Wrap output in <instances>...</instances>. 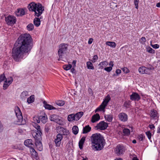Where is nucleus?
I'll return each instance as SVG.
<instances>
[{
    "mask_svg": "<svg viewBox=\"0 0 160 160\" xmlns=\"http://www.w3.org/2000/svg\"><path fill=\"white\" fill-rule=\"evenodd\" d=\"M33 41L29 33L21 35L14 44L12 50V58L16 62H20L24 55H28L33 47Z\"/></svg>",
    "mask_w": 160,
    "mask_h": 160,
    "instance_id": "nucleus-1",
    "label": "nucleus"
},
{
    "mask_svg": "<svg viewBox=\"0 0 160 160\" xmlns=\"http://www.w3.org/2000/svg\"><path fill=\"white\" fill-rule=\"evenodd\" d=\"M30 11L33 12L35 13L34 16L39 17L44 10V8L42 4L39 3H36L34 2L30 3L28 6Z\"/></svg>",
    "mask_w": 160,
    "mask_h": 160,
    "instance_id": "nucleus-2",
    "label": "nucleus"
},
{
    "mask_svg": "<svg viewBox=\"0 0 160 160\" xmlns=\"http://www.w3.org/2000/svg\"><path fill=\"white\" fill-rule=\"evenodd\" d=\"M69 45L68 44L62 43L58 46V51L59 58L58 60L59 61L60 59L63 58L64 55L65 54L68 49Z\"/></svg>",
    "mask_w": 160,
    "mask_h": 160,
    "instance_id": "nucleus-3",
    "label": "nucleus"
},
{
    "mask_svg": "<svg viewBox=\"0 0 160 160\" xmlns=\"http://www.w3.org/2000/svg\"><path fill=\"white\" fill-rule=\"evenodd\" d=\"M105 141H93L92 147L94 150H100L102 149L104 145Z\"/></svg>",
    "mask_w": 160,
    "mask_h": 160,
    "instance_id": "nucleus-4",
    "label": "nucleus"
},
{
    "mask_svg": "<svg viewBox=\"0 0 160 160\" xmlns=\"http://www.w3.org/2000/svg\"><path fill=\"white\" fill-rule=\"evenodd\" d=\"M14 111L15 114L18 118V122H21L22 124H24L26 123L25 120H23V117L22 113L18 106H16L15 108Z\"/></svg>",
    "mask_w": 160,
    "mask_h": 160,
    "instance_id": "nucleus-5",
    "label": "nucleus"
},
{
    "mask_svg": "<svg viewBox=\"0 0 160 160\" xmlns=\"http://www.w3.org/2000/svg\"><path fill=\"white\" fill-rule=\"evenodd\" d=\"M6 23L8 25L14 24L17 21L16 18L14 16L9 15L5 18Z\"/></svg>",
    "mask_w": 160,
    "mask_h": 160,
    "instance_id": "nucleus-6",
    "label": "nucleus"
},
{
    "mask_svg": "<svg viewBox=\"0 0 160 160\" xmlns=\"http://www.w3.org/2000/svg\"><path fill=\"white\" fill-rule=\"evenodd\" d=\"M38 119L36 120L38 123H39L40 121L43 123H46L48 121L47 115L45 113H43L41 115L38 116Z\"/></svg>",
    "mask_w": 160,
    "mask_h": 160,
    "instance_id": "nucleus-7",
    "label": "nucleus"
},
{
    "mask_svg": "<svg viewBox=\"0 0 160 160\" xmlns=\"http://www.w3.org/2000/svg\"><path fill=\"white\" fill-rule=\"evenodd\" d=\"M125 150V148L123 146L119 144L116 147L115 152L117 155H120L123 153Z\"/></svg>",
    "mask_w": 160,
    "mask_h": 160,
    "instance_id": "nucleus-8",
    "label": "nucleus"
},
{
    "mask_svg": "<svg viewBox=\"0 0 160 160\" xmlns=\"http://www.w3.org/2000/svg\"><path fill=\"white\" fill-rule=\"evenodd\" d=\"M108 123L102 121L100 122L99 123L97 124L96 127L97 129L100 130H104L108 127Z\"/></svg>",
    "mask_w": 160,
    "mask_h": 160,
    "instance_id": "nucleus-9",
    "label": "nucleus"
},
{
    "mask_svg": "<svg viewBox=\"0 0 160 160\" xmlns=\"http://www.w3.org/2000/svg\"><path fill=\"white\" fill-rule=\"evenodd\" d=\"M50 121L56 122L58 124L61 125L62 124V121L59 118V116L56 114H53L49 117Z\"/></svg>",
    "mask_w": 160,
    "mask_h": 160,
    "instance_id": "nucleus-10",
    "label": "nucleus"
},
{
    "mask_svg": "<svg viewBox=\"0 0 160 160\" xmlns=\"http://www.w3.org/2000/svg\"><path fill=\"white\" fill-rule=\"evenodd\" d=\"M151 68H148L144 66H142L139 68L138 71L142 74H150Z\"/></svg>",
    "mask_w": 160,
    "mask_h": 160,
    "instance_id": "nucleus-11",
    "label": "nucleus"
},
{
    "mask_svg": "<svg viewBox=\"0 0 160 160\" xmlns=\"http://www.w3.org/2000/svg\"><path fill=\"white\" fill-rule=\"evenodd\" d=\"M13 81V79L12 77L6 79L3 84V89L4 90H6L10 85L12 83Z\"/></svg>",
    "mask_w": 160,
    "mask_h": 160,
    "instance_id": "nucleus-12",
    "label": "nucleus"
},
{
    "mask_svg": "<svg viewBox=\"0 0 160 160\" xmlns=\"http://www.w3.org/2000/svg\"><path fill=\"white\" fill-rule=\"evenodd\" d=\"M91 140H104L103 137L99 133L92 134L91 137Z\"/></svg>",
    "mask_w": 160,
    "mask_h": 160,
    "instance_id": "nucleus-13",
    "label": "nucleus"
},
{
    "mask_svg": "<svg viewBox=\"0 0 160 160\" xmlns=\"http://www.w3.org/2000/svg\"><path fill=\"white\" fill-rule=\"evenodd\" d=\"M130 97V99L132 101H138L141 99L140 95L136 92H132Z\"/></svg>",
    "mask_w": 160,
    "mask_h": 160,
    "instance_id": "nucleus-14",
    "label": "nucleus"
},
{
    "mask_svg": "<svg viewBox=\"0 0 160 160\" xmlns=\"http://www.w3.org/2000/svg\"><path fill=\"white\" fill-rule=\"evenodd\" d=\"M57 129L59 131V133L64 135L68 136L69 134V132L68 130L61 127H58L57 128Z\"/></svg>",
    "mask_w": 160,
    "mask_h": 160,
    "instance_id": "nucleus-15",
    "label": "nucleus"
},
{
    "mask_svg": "<svg viewBox=\"0 0 160 160\" xmlns=\"http://www.w3.org/2000/svg\"><path fill=\"white\" fill-rule=\"evenodd\" d=\"M118 117L120 120L123 122L127 121L128 119L127 115L124 112H121L119 113Z\"/></svg>",
    "mask_w": 160,
    "mask_h": 160,
    "instance_id": "nucleus-16",
    "label": "nucleus"
},
{
    "mask_svg": "<svg viewBox=\"0 0 160 160\" xmlns=\"http://www.w3.org/2000/svg\"><path fill=\"white\" fill-rule=\"evenodd\" d=\"M40 133H42V132H39L38 131H33L32 133V135L35 140H40L41 138Z\"/></svg>",
    "mask_w": 160,
    "mask_h": 160,
    "instance_id": "nucleus-17",
    "label": "nucleus"
},
{
    "mask_svg": "<svg viewBox=\"0 0 160 160\" xmlns=\"http://www.w3.org/2000/svg\"><path fill=\"white\" fill-rule=\"evenodd\" d=\"M150 116L151 118L154 119H157L158 118V113L157 111L154 109L151 110Z\"/></svg>",
    "mask_w": 160,
    "mask_h": 160,
    "instance_id": "nucleus-18",
    "label": "nucleus"
},
{
    "mask_svg": "<svg viewBox=\"0 0 160 160\" xmlns=\"http://www.w3.org/2000/svg\"><path fill=\"white\" fill-rule=\"evenodd\" d=\"M43 106L45 108L48 110H55L56 108L52 105L47 103V102L44 101L43 102Z\"/></svg>",
    "mask_w": 160,
    "mask_h": 160,
    "instance_id": "nucleus-19",
    "label": "nucleus"
},
{
    "mask_svg": "<svg viewBox=\"0 0 160 160\" xmlns=\"http://www.w3.org/2000/svg\"><path fill=\"white\" fill-rule=\"evenodd\" d=\"M30 151L31 154L33 158L36 160L38 159L39 157L38 153L34 150L33 148L30 149Z\"/></svg>",
    "mask_w": 160,
    "mask_h": 160,
    "instance_id": "nucleus-20",
    "label": "nucleus"
},
{
    "mask_svg": "<svg viewBox=\"0 0 160 160\" xmlns=\"http://www.w3.org/2000/svg\"><path fill=\"white\" fill-rule=\"evenodd\" d=\"M25 14V11L23 8L18 9L16 13V14L17 16H22Z\"/></svg>",
    "mask_w": 160,
    "mask_h": 160,
    "instance_id": "nucleus-21",
    "label": "nucleus"
},
{
    "mask_svg": "<svg viewBox=\"0 0 160 160\" xmlns=\"http://www.w3.org/2000/svg\"><path fill=\"white\" fill-rule=\"evenodd\" d=\"M100 118V117L99 114L96 113L92 117L91 122L93 123L99 120Z\"/></svg>",
    "mask_w": 160,
    "mask_h": 160,
    "instance_id": "nucleus-22",
    "label": "nucleus"
},
{
    "mask_svg": "<svg viewBox=\"0 0 160 160\" xmlns=\"http://www.w3.org/2000/svg\"><path fill=\"white\" fill-rule=\"evenodd\" d=\"M107 106L106 105L102 102L100 105L95 110V112H97L101 111H104L105 109Z\"/></svg>",
    "mask_w": 160,
    "mask_h": 160,
    "instance_id": "nucleus-23",
    "label": "nucleus"
},
{
    "mask_svg": "<svg viewBox=\"0 0 160 160\" xmlns=\"http://www.w3.org/2000/svg\"><path fill=\"white\" fill-rule=\"evenodd\" d=\"M35 142V145L37 149L39 151H42V146L40 141H36Z\"/></svg>",
    "mask_w": 160,
    "mask_h": 160,
    "instance_id": "nucleus-24",
    "label": "nucleus"
},
{
    "mask_svg": "<svg viewBox=\"0 0 160 160\" xmlns=\"http://www.w3.org/2000/svg\"><path fill=\"white\" fill-rule=\"evenodd\" d=\"M31 141H25L24 144L26 146L31 149L34 146V145Z\"/></svg>",
    "mask_w": 160,
    "mask_h": 160,
    "instance_id": "nucleus-25",
    "label": "nucleus"
},
{
    "mask_svg": "<svg viewBox=\"0 0 160 160\" xmlns=\"http://www.w3.org/2000/svg\"><path fill=\"white\" fill-rule=\"evenodd\" d=\"M91 128L89 125L85 126L83 128L82 133L83 134L87 133L89 132L91 130Z\"/></svg>",
    "mask_w": 160,
    "mask_h": 160,
    "instance_id": "nucleus-26",
    "label": "nucleus"
},
{
    "mask_svg": "<svg viewBox=\"0 0 160 160\" xmlns=\"http://www.w3.org/2000/svg\"><path fill=\"white\" fill-rule=\"evenodd\" d=\"M108 64V62L106 61L102 62L98 64V66H99V69H103L104 67H105L107 66Z\"/></svg>",
    "mask_w": 160,
    "mask_h": 160,
    "instance_id": "nucleus-27",
    "label": "nucleus"
},
{
    "mask_svg": "<svg viewBox=\"0 0 160 160\" xmlns=\"http://www.w3.org/2000/svg\"><path fill=\"white\" fill-rule=\"evenodd\" d=\"M83 115V112L82 111L80 112L75 114H74V115H75L76 121H77Z\"/></svg>",
    "mask_w": 160,
    "mask_h": 160,
    "instance_id": "nucleus-28",
    "label": "nucleus"
},
{
    "mask_svg": "<svg viewBox=\"0 0 160 160\" xmlns=\"http://www.w3.org/2000/svg\"><path fill=\"white\" fill-rule=\"evenodd\" d=\"M33 23L36 27H38L39 26L40 24V19L38 18H35L34 19Z\"/></svg>",
    "mask_w": 160,
    "mask_h": 160,
    "instance_id": "nucleus-29",
    "label": "nucleus"
},
{
    "mask_svg": "<svg viewBox=\"0 0 160 160\" xmlns=\"http://www.w3.org/2000/svg\"><path fill=\"white\" fill-rule=\"evenodd\" d=\"M104 118L106 120L109 122H112L113 119L112 116L110 114H108L105 115Z\"/></svg>",
    "mask_w": 160,
    "mask_h": 160,
    "instance_id": "nucleus-30",
    "label": "nucleus"
},
{
    "mask_svg": "<svg viewBox=\"0 0 160 160\" xmlns=\"http://www.w3.org/2000/svg\"><path fill=\"white\" fill-rule=\"evenodd\" d=\"M110 100L111 98L110 96L108 94L106 97L105 98L103 99V101L102 102L107 106L108 102Z\"/></svg>",
    "mask_w": 160,
    "mask_h": 160,
    "instance_id": "nucleus-31",
    "label": "nucleus"
},
{
    "mask_svg": "<svg viewBox=\"0 0 160 160\" xmlns=\"http://www.w3.org/2000/svg\"><path fill=\"white\" fill-rule=\"evenodd\" d=\"M68 119L69 122H72L73 121H76L75 115L74 114H70L68 115Z\"/></svg>",
    "mask_w": 160,
    "mask_h": 160,
    "instance_id": "nucleus-32",
    "label": "nucleus"
},
{
    "mask_svg": "<svg viewBox=\"0 0 160 160\" xmlns=\"http://www.w3.org/2000/svg\"><path fill=\"white\" fill-rule=\"evenodd\" d=\"M28 92L27 91H24L21 93L20 97L22 99L25 100L28 96Z\"/></svg>",
    "mask_w": 160,
    "mask_h": 160,
    "instance_id": "nucleus-33",
    "label": "nucleus"
},
{
    "mask_svg": "<svg viewBox=\"0 0 160 160\" xmlns=\"http://www.w3.org/2000/svg\"><path fill=\"white\" fill-rule=\"evenodd\" d=\"M106 44L112 48H115L116 45V43L113 42L108 41L106 42Z\"/></svg>",
    "mask_w": 160,
    "mask_h": 160,
    "instance_id": "nucleus-34",
    "label": "nucleus"
},
{
    "mask_svg": "<svg viewBox=\"0 0 160 160\" xmlns=\"http://www.w3.org/2000/svg\"><path fill=\"white\" fill-rule=\"evenodd\" d=\"M34 101V95L31 96L29 98H28L27 99V102L29 103H31Z\"/></svg>",
    "mask_w": 160,
    "mask_h": 160,
    "instance_id": "nucleus-35",
    "label": "nucleus"
},
{
    "mask_svg": "<svg viewBox=\"0 0 160 160\" xmlns=\"http://www.w3.org/2000/svg\"><path fill=\"white\" fill-rule=\"evenodd\" d=\"M72 132L75 134H77L78 132L79 129L78 126H74L73 127L72 129Z\"/></svg>",
    "mask_w": 160,
    "mask_h": 160,
    "instance_id": "nucleus-36",
    "label": "nucleus"
},
{
    "mask_svg": "<svg viewBox=\"0 0 160 160\" xmlns=\"http://www.w3.org/2000/svg\"><path fill=\"white\" fill-rule=\"evenodd\" d=\"M123 132L125 136H128L130 134V131L129 129L127 128H124L123 129Z\"/></svg>",
    "mask_w": 160,
    "mask_h": 160,
    "instance_id": "nucleus-37",
    "label": "nucleus"
},
{
    "mask_svg": "<svg viewBox=\"0 0 160 160\" xmlns=\"http://www.w3.org/2000/svg\"><path fill=\"white\" fill-rule=\"evenodd\" d=\"M131 106V102L130 101H126L124 102L123 106L126 108H129Z\"/></svg>",
    "mask_w": 160,
    "mask_h": 160,
    "instance_id": "nucleus-38",
    "label": "nucleus"
},
{
    "mask_svg": "<svg viewBox=\"0 0 160 160\" xmlns=\"http://www.w3.org/2000/svg\"><path fill=\"white\" fill-rule=\"evenodd\" d=\"M87 66L88 69H94V67L92 63L89 61H88L87 62Z\"/></svg>",
    "mask_w": 160,
    "mask_h": 160,
    "instance_id": "nucleus-39",
    "label": "nucleus"
},
{
    "mask_svg": "<svg viewBox=\"0 0 160 160\" xmlns=\"http://www.w3.org/2000/svg\"><path fill=\"white\" fill-rule=\"evenodd\" d=\"M33 127L37 130L39 132H41V130L40 126L36 123H34L33 124Z\"/></svg>",
    "mask_w": 160,
    "mask_h": 160,
    "instance_id": "nucleus-40",
    "label": "nucleus"
},
{
    "mask_svg": "<svg viewBox=\"0 0 160 160\" xmlns=\"http://www.w3.org/2000/svg\"><path fill=\"white\" fill-rule=\"evenodd\" d=\"M34 27V25L32 23H30L27 25V28L28 31H31L33 29Z\"/></svg>",
    "mask_w": 160,
    "mask_h": 160,
    "instance_id": "nucleus-41",
    "label": "nucleus"
},
{
    "mask_svg": "<svg viewBox=\"0 0 160 160\" xmlns=\"http://www.w3.org/2000/svg\"><path fill=\"white\" fill-rule=\"evenodd\" d=\"M72 65L70 64L64 65L63 66V69L66 71L70 70L72 68Z\"/></svg>",
    "mask_w": 160,
    "mask_h": 160,
    "instance_id": "nucleus-42",
    "label": "nucleus"
},
{
    "mask_svg": "<svg viewBox=\"0 0 160 160\" xmlns=\"http://www.w3.org/2000/svg\"><path fill=\"white\" fill-rule=\"evenodd\" d=\"M147 51L150 53L154 54L155 53V51L150 47H148L146 48Z\"/></svg>",
    "mask_w": 160,
    "mask_h": 160,
    "instance_id": "nucleus-43",
    "label": "nucleus"
},
{
    "mask_svg": "<svg viewBox=\"0 0 160 160\" xmlns=\"http://www.w3.org/2000/svg\"><path fill=\"white\" fill-rule=\"evenodd\" d=\"M56 104L59 106H62L64 104V101L62 100H58L56 102Z\"/></svg>",
    "mask_w": 160,
    "mask_h": 160,
    "instance_id": "nucleus-44",
    "label": "nucleus"
},
{
    "mask_svg": "<svg viewBox=\"0 0 160 160\" xmlns=\"http://www.w3.org/2000/svg\"><path fill=\"white\" fill-rule=\"evenodd\" d=\"M63 137V135L60 133L57 135V138L55 140H62Z\"/></svg>",
    "mask_w": 160,
    "mask_h": 160,
    "instance_id": "nucleus-45",
    "label": "nucleus"
},
{
    "mask_svg": "<svg viewBox=\"0 0 160 160\" xmlns=\"http://www.w3.org/2000/svg\"><path fill=\"white\" fill-rule=\"evenodd\" d=\"M113 63H112L111 67H109L107 68H105L104 69L105 71H107V72H109L112 70V67L113 66Z\"/></svg>",
    "mask_w": 160,
    "mask_h": 160,
    "instance_id": "nucleus-46",
    "label": "nucleus"
},
{
    "mask_svg": "<svg viewBox=\"0 0 160 160\" xmlns=\"http://www.w3.org/2000/svg\"><path fill=\"white\" fill-rule=\"evenodd\" d=\"M84 142V141H79L78 144L79 148L80 149H82Z\"/></svg>",
    "mask_w": 160,
    "mask_h": 160,
    "instance_id": "nucleus-47",
    "label": "nucleus"
},
{
    "mask_svg": "<svg viewBox=\"0 0 160 160\" xmlns=\"http://www.w3.org/2000/svg\"><path fill=\"white\" fill-rule=\"evenodd\" d=\"M122 70L125 73H128L130 72L129 70L126 67L122 68Z\"/></svg>",
    "mask_w": 160,
    "mask_h": 160,
    "instance_id": "nucleus-48",
    "label": "nucleus"
},
{
    "mask_svg": "<svg viewBox=\"0 0 160 160\" xmlns=\"http://www.w3.org/2000/svg\"><path fill=\"white\" fill-rule=\"evenodd\" d=\"M50 130V128H49V125L48 124H47L45 128V132L48 133Z\"/></svg>",
    "mask_w": 160,
    "mask_h": 160,
    "instance_id": "nucleus-49",
    "label": "nucleus"
},
{
    "mask_svg": "<svg viewBox=\"0 0 160 160\" xmlns=\"http://www.w3.org/2000/svg\"><path fill=\"white\" fill-rule=\"evenodd\" d=\"M146 134L148 137L149 139H150L151 138V133L150 131H148L146 132Z\"/></svg>",
    "mask_w": 160,
    "mask_h": 160,
    "instance_id": "nucleus-50",
    "label": "nucleus"
},
{
    "mask_svg": "<svg viewBox=\"0 0 160 160\" xmlns=\"http://www.w3.org/2000/svg\"><path fill=\"white\" fill-rule=\"evenodd\" d=\"M145 136L142 134H140L138 136V138L139 140H143L145 139Z\"/></svg>",
    "mask_w": 160,
    "mask_h": 160,
    "instance_id": "nucleus-51",
    "label": "nucleus"
},
{
    "mask_svg": "<svg viewBox=\"0 0 160 160\" xmlns=\"http://www.w3.org/2000/svg\"><path fill=\"white\" fill-rule=\"evenodd\" d=\"M134 0V3L135 6V8L136 9H138V3H139V0Z\"/></svg>",
    "mask_w": 160,
    "mask_h": 160,
    "instance_id": "nucleus-52",
    "label": "nucleus"
},
{
    "mask_svg": "<svg viewBox=\"0 0 160 160\" xmlns=\"http://www.w3.org/2000/svg\"><path fill=\"white\" fill-rule=\"evenodd\" d=\"M53 142H55L56 146H59L61 143V141H53Z\"/></svg>",
    "mask_w": 160,
    "mask_h": 160,
    "instance_id": "nucleus-53",
    "label": "nucleus"
},
{
    "mask_svg": "<svg viewBox=\"0 0 160 160\" xmlns=\"http://www.w3.org/2000/svg\"><path fill=\"white\" fill-rule=\"evenodd\" d=\"M151 45L153 48L155 49L158 48L159 47V45L157 44L154 45L151 44Z\"/></svg>",
    "mask_w": 160,
    "mask_h": 160,
    "instance_id": "nucleus-54",
    "label": "nucleus"
},
{
    "mask_svg": "<svg viewBox=\"0 0 160 160\" xmlns=\"http://www.w3.org/2000/svg\"><path fill=\"white\" fill-rule=\"evenodd\" d=\"M98 58L97 55H94L92 58V61L93 62H95L98 59Z\"/></svg>",
    "mask_w": 160,
    "mask_h": 160,
    "instance_id": "nucleus-55",
    "label": "nucleus"
},
{
    "mask_svg": "<svg viewBox=\"0 0 160 160\" xmlns=\"http://www.w3.org/2000/svg\"><path fill=\"white\" fill-rule=\"evenodd\" d=\"M3 129V126L1 121H0V132H2Z\"/></svg>",
    "mask_w": 160,
    "mask_h": 160,
    "instance_id": "nucleus-56",
    "label": "nucleus"
},
{
    "mask_svg": "<svg viewBox=\"0 0 160 160\" xmlns=\"http://www.w3.org/2000/svg\"><path fill=\"white\" fill-rule=\"evenodd\" d=\"M141 42H146V39L145 37H142L141 38Z\"/></svg>",
    "mask_w": 160,
    "mask_h": 160,
    "instance_id": "nucleus-57",
    "label": "nucleus"
},
{
    "mask_svg": "<svg viewBox=\"0 0 160 160\" xmlns=\"http://www.w3.org/2000/svg\"><path fill=\"white\" fill-rule=\"evenodd\" d=\"M121 70L119 69H117L116 71V73L117 74V75L120 74L121 73Z\"/></svg>",
    "mask_w": 160,
    "mask_h": 160,
    "instance_id": "nucleus-58",
    "label": "nucleus"
},
{
    "mask_svg": "<svg viewBox=\"0 0 160 160\" xmlns=\"http://www.w3.org/2000/svg\"><path fill=\"white\" fill-rule=\"evenodd\" d=\"M149 127L151 129H154L155 128V126L153 125V124H151V125H149Z\"/></svg>",
    "mask_w": 160,
    "mask_h": 160,
    "instance_id": "nucleus-59",
    "label": "nucleus"
},
{
    "mask_svg": "<svg viewBox=\"0 0 160 160\" xmlns=\"http://www.w3.org/2000/svg\"><path fill=\"white\" fill-rule=\"evenodd\" d=\"M93 40V39L92 38H90L88 41V44H91L92 43Z\"/></svg>",
    "mask_w": 160,
    "mask_h": 160,
    "instance_id": "nucleus-60",
    "label": "nucleus"
},
{
    "mask_svg": "<svg viewBox=\"0 0 160 160\" xmlns=\"http://www.w3.org/2000/svg\"><path fill=\"white\" fill-rule=\"evenodd\" d=\"M76 60H73V62H72V64L74 65L73 66V68H75L76 67Z\"/></svg>",
    "mask_w": 160,
    "mask_h": 160,
    "instance_id": "nucleus-61",
    "label": "nucleus"
},
{
    "mask_svg": "<svg viewBox=\"0 0 160 160\" xmlns=\"http://www.w3.org/2000/svg\"><path fill=\"white\" fill-rule=\"evenodd\" d=\"M73 68L71 69V71L72 73H75V69Z\"/></svg>",
    "mask_w": 160,
    "mask_h": 160,
    "instance_id": "nucleus-62",
    "label": "nucleus"
},
{
    "mask_svg": "<svg viewBox=\"0 0 160 160\" xmlns=\"http://www.w3.org/2000/svg\"><path fill=\"white\" fill-rule=\"evenodd\" d=\"M157 132L158 133H160V126H159L158 128Z\"/></svg>",
    "mask_w": 160,
    "mask_h": 160,
    "instance_id": "nucleus-63",
    "label": "nucleus"
},
{
    "mask_svg": "<svg viewBox=\"0 0 160 160\" xmlns=\"http://www.w3.org/2000/svg\"><path fill=\"white\" fill-rule=\"evenodd\" d=\"M132 160H139L138 159L137 157H133V158H132Z\"/></svg>",
    "mask_w": 160,
    "mask_h": 160,
    "instance_id": "nucleus-64",
    "label": "nucleus"
}]
</instances>
